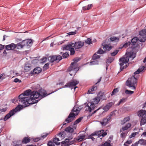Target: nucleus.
<instances>
[{
	"mask_svg": "<svg viewBox=\"0 0 146 146\" xmlns=\"http://www.w3.org/2000/svg\"><path fill=\"white\" fill-rule=\"evenodd\" d=\"M80 109L78 107L74 106L71 112L67 118L65 120V121L69 123L73 121L76 116L77 115L80 111Z\"/></svg>",
	"mask_w": 146,
	"mask_h": 146,
	"instance_id": "6",
	"label": "nucleus"
},
{
	"mask_svg": "<svg viewBox=\"0 0 146 146\" xmlns=\"http://www.w3.org/2000/svg\"><path fill=\"white\" fill-rule=\"evenodd\" d=\"M138 133L137 132H135V133H131V135L129 136V137L130 138H131L133 137H134L137 134H138Z\"/></svg>",
	"mask_w": 146,
	"mask_h": 146,
	"instance_id": "54",
	"label": "nucleus"
},
{
	"mask_svg": "<svg viewBox=\"0 0 146 146\" xmlns=\"http://www.w3.org/2000/svg\"><path fill=\"white\" fill-rule=\"evenodd\" d=\"M73 43L72 42L68 43L66 45H64L62 47L64 50H69L72 47H73Z\"/></svg>",
	"mask_w": 146,
	"mask_h": 146,
	"instance_id": "17",
	"label": "nucleus"
},
{
	"mask_svg": "<svg viewBox=\"0 0 146 146\" xmlns=\"http://www.w3.org/2000/svg\"><path fill=\"white\" fill-rule=\"evenodd\" d=\"M110 40L112 42H116L118 41L119 40V38L117 37L112 36L110 38Z\"/></svg>",
	"mask_w": 146,
	"mask_h": 146,
	"instance_id": "35",
	"label": "nucleus"
},
{
	"mask_svg": "<svg viewBox=\"0 0 146 146\" xmlns=\"http://www.w3.org/2000/svg\"><path fill=\"white\" fill-rule=\"evenodd\" d=\"M48 134V133H45L44 135H42L40 137L34 139L33 141L35 142H37L39 140H41L42 139H43L46 137Z\"/></svg>",
	"mask_w": 146,
	"mask_h": 146,
	"instance_id": "26",
	"label": "nucleus"
},
{
	"mask_svg": "<svg viewBox=\"0 0 146 146\" xmlns=\"http://www.w3.org/2000/svg\"><path fill=\"white\" fill-rule=\"evenodd\" d=\"M119 52L118 50H116L113 52L111 53V55L112 56H113L116 55Z\"/></svg>",
	"mask_w": 146,
	"mask_h": 146,
	"instance_id": "48",
	"label": "nucleus"
},
{
	"mask_svg": "<svg viewBox=\"0 0 146 146\" xmlns=\"http://www.w3.org/2000/svg\"><path fill=\"white\" fill-rule=\"evenodd\" d=\"M79 81L76 79L71 80L69 82L67 83L65 85L66 87H69L71 89L74 88L75 90L77 88L76 85L78 84Z\"/></svg>",
	"mask_w": 146,
	"mask_h": 146,
	"instance_id": "11",
	"label": "nucleus"
},
{
	"mask_svg": "<svg viewBox=\"0 0 146 146\" xmlns=\"http://www.w3.org/2000/svg\"><path fill=\"white\" fill-rule=\"evenodd\" d=\"M105 52L106 51L105 50L104 51L101 48H100L97 52V53L99 54H102Z\"/></svg>",
	"mask_w": 146,
	"mask_h": 146,
	"instance_id": "43",
	"label": "nucleus"
},
{
	"mask_svg": "<svg viewBox=\"0 0 146 146\" xmlns=\"http://www.w3.org/2000/svg\"><path fill=\"white\" fill-rule=\"evenodd\" d=\"M127 99V98H123L121 99L119 102V104H120L121 103L125 102L126 101Z\"/></svg>",
	"mask_w": 146,
	"mask_h": 146,
	"instance_id": "53",
	"label": "nucleus"
},
{
	"mask_svg": "<svg viewBox=\"0 0 146 146\" xmlns=\"http://www.w3.org/2000/svg\"><path fill=\"white\" fill-rule=\"evenodd\" d=\"M138 115L139 117H142L140 121V125L141 126L146 123V111L140 110L138 112Z\"/></svg>",
	"mask_w": 146,
	"mask_h": 146,
	"instance_id": "9",
	"label": "nucleus"
},
{
	"mask_svg": "<svg viewBox=\"0 0 146 146\" xmlns=\"http://www.w3.org/2000/svg\"><path fill=\"white\" fill-rule=\"evenodd\" d=\"M145 68V66H142L139 68L136 71L134 72V74L135 75L139 74L140 72L143 71Z\"/></svg>",
	"mask_w": 146,
	"mask_h": 146,
	"instance_id": "30",
	"label": "nucleus"
},
{
	"mask_svg": "<svg viewBox=\"0 0 146 146\" xmlns=\"http://www.w3.org/2000/svg\"><path fill=\"white\" fill-rule=\"evenodd\" d=\"M15 112L14 110H12L10 111L3 118V120L4 121H7L15 113Z\"/></svg>",
	"mask_w": 146,
	"mask_h": 146,
	"instance_id": "14",
	"label": "nucleus"
},
{
	"mask_svg": "<svg viewBox=\"0 0 146 146\" xmlns=\"http://www.w3.org/2000/svg\"><path fill=\"white\" fill-rule=\"evenodd\" d=\"M105 43L104 42H103L102 44V45L104 46L103 47V48L104 50L110 51L112 48V46L106 44L105 45Z\"/></svg>",
	"mask_w": 146,
	"mask_h": 146,
	"instance_id": "22",
	"label": "nucleus"
},
{
	"mask_svg": "<svg viewBox=\"0 0 146 146\" xmlns=\"http://www.w3.org/2000/svg\"><path fill=\"white\" fill-rule=\"evenodd\" d=\"M136 57V54L133 52L126 53L125 56H124L120 58L119 60V62L120 69L121 71L123 70L124 69L127 68L128 65V62L129 59L131 58L133 60Z\"/></svg>",
	"mask_w": 146,
	"mask_h": 146,
	"instance_id": "2",
	"label": "nucleus"
},
{
	"mask_svg": "<svg viewBox=\"0 0 146 146\" xmlns=\"http://www.w3.org/2000/svg\"><path fill=\"white\" fill-rule=\"evenodd\" d=\"M15 112L14 110H12L10 111L3 118V120L4 121H7L15 113Z\"/></svg>",
	"mask_w": 146,
	"mask_h": 146,
	"instance_id": "15",
	"label": "nucleus"
},
{
	"mask_svg": "<svg viewBox=\"0 0 146 146\" xmlns=\"http://www.w3.org/2000/svg\"><path fill=\"white\" fill-rule=\"evenodd\" d=\"M137 79L134 76L129 78L126 81V84L127 86L131 88L132 90H135L136 89L135 86L137 85Z\"/></svg>",
	"mask_w": 146,
	"mask_h": 146,
	"instance_id": "7",
	"label": "nucleus"
},
{
	"mask_svg": "<svg viewBox=\"0 0 146 146\" xmlns=\"http://www.w3.org/2000/svg\"><path fill=\"white\" fill-rule=\"evenodd\" d=\"M70 139H66L64 141H62L61 142V145L63 144L65 146H68V144L69 143Z\"/></svg>",
	"mask_w": 146,
	"mask_h": 146,
	"instance_id": "33",
	"label": "nucleus"
},
{
	"mask_svg": "<svg viewBox=\"0 0 146 146\" xmlns=\"http://www.w3.org/2000/svg\"><path fill=\"white\" fill-rule=\"evenodd\" d=\"M104 131V130H103L96 131L90 135H88V138L91 139L92 140V141H94L95 139V138L93 137L95 135H98V137H100V134L102 133Z\"/></svg>",
	"mask_w": 146,
	"mask_h": 146,
	"instance_id": "12",
	"label": "nucleus"
},
{
	"mask_svg": "<svg viewBox=\"0 0 146 146\" xmlns=\"http://www.w3.org/2000/svg\"><path fill=\"white\" fill-rule=\"evenodd\" d=\"M52 92L50 93L47 94L46 93V91L42 89H40L38 90V93L40 94V96H41V98H42L48 95L51 94L53 93L54 92Z\"/></svg>",
	"mask_w": 146,
	"mask_h": 146,
	"instance_id": "16",
	"label": "nucleus"
},
{
	"mask_svg": "<svg viewBox=\"0 0 146 146\" xmlns=\"http://www.w3.org/2000/svg\"><path fill=\"white\" fill-rule=\"evenodd\" d=\"M139 36L138 38L135 37L132 39L130 44L133 45L135 44L139 40L141 42H144L146 40V29H143L139 32Z\"/></svg>",
	"mask_w": 146,
	"mask_h": 146,
	"instance_id": "5",
	"label": "nucleus"
},
{
	"mask_svg": "<svg viewBox=\"0 0 146 146\" xmlns=\"http://www.w3.org/2000/svg\"><path fill=\"white\" fill-rule=\"evenodd\" d=\"M115 115V114L114 111L111 112L109 115L107 116L108 118L110 117V119H111V117Z\"/></svg>",
	"mask_w": 146,
	"mask_h": 146,
	"instance_id": "52",
	"label": "nucleus"
},
{
	"mask_svg": "<svg viewBox=\"0 0 146 146\" xmlns=\"http://www.w3.org/2000/svg\"><path fill=\"white\" fill-rule=\"evenodd\" d=\"M97 89V87L93 86L91 88H90L88 92V94H92L95 93V91Z\"/></svg>",
	"mask_w": 146,
	"mask_h": 146,
	"instance_id": "21",
	"label": "nucleus"
},
{
	"mask_svg": "<svg viewBox=\"0 0 146 146\" xmlns=\"http://www.w3.org/2000/svg\"><path fill=\"white\" fill-rule=\"evenodd\" d=\"M42 63H44L47 60V58L46 57H44L42 58L41 59Z\"/></svg>",
	"mask_w": 146,
	"mask_h": 146,
	"instance_id": "60",
	"label": "nucleus"
},
{
	"mask_svg": "<svg viewBox=\"0 0 146 146\" xmlns=\"http://www.w3.org/2000/svg\"><path fill=\"white\" fill-rule=\"evenodd\" d=\"M56 62H58L62 59V57L59 55H56Z\"/></svg>",
	"mask_w": 146,
	"mask_h": 146,
	"instance_id": "36",
	"label": "nucleus"
},
{
	"mask_svg": "<svg viewBox=\"0 0 146 146\" xmlns=\"http://www.w3.org/2000/svg\"><path fill=\"white\" fill-rule=\"evenodd\" d=\"M75 141L74 140H71L70 139L69 143L68 144V146L74 143Z\"/></svg>",
	"mask_w": 146,
	"mask_h": 146,
	"instance_id": "56",
	"label": "nucleus"
},
{
	"mask_svg": "<svg viewBox=\"0 0 146 146\" xmlns=\"http://www.w3.org/2000/svg\"><path fill=\"white\" fill-rule=\"evenodd\" d=\"M112 106V103H109L103 107V109L105 111H107Z\"/></svg>",
	"mask_w": 146,
	"mask_h": 146,
	"instance_id": "24",
	"label": "nucleus"
},
{
	"mask_svg": "<svg viewBox=\"0 0 146 146\" xmlns=\"http://www.w3.org/2000/svg\"><path fill=\"white\" fill-rule=\"evenodd\" d=\"M92 4L88 5L87 6H84L82 7V9L83 10H88L90 9Z\"/></svg>",
	"mask_w": 146,
	"mask_h": 146,
	"instance_id": "42",
	"label": "nucleus"
},
{
	"mask_svg": "<svg viewBox=\"0 0 146 146\" xmlns=\"http://www.w3.org/2000/svg\"><path fill=\"white\" fill-rule=\"evenodd\" d=\"M49 64V63H47L45 64L43 66V69L44 70H46L48 68V66Z\"/></svg>",
	"mask_w": 146,
	"mask_h": 146,
	"instance_id": "51",
	"label": "nucleus"
},
{
	"mask_svg": "<svg viewBox=\"0 0 146 146\" xmlns=\"http://www.w3.org/2000/svg\"><path fill=\"white\" fill-rule=\"evenodd\" d=\"M126 136V134L125 133H121V137L123 139H124Z\"/></svg>",
	"mask_w": 146,
	"mask_h": 146,
	"instance_id": "59",
	"label": "nucleus"
},
{
	"mask_svg": "<svg viewBox=\"0 0 146 146\" xmlns=\"http://www.w3.org/2000/svg\"><path fill=\"white\" fill-rule=\"evenodd\" d=\"M83 117H81L77 119L74 122V125H75L77 124L78 123H79L83 119Z\"/></svg>",
	"mask_w": 146,
	"mask_h": 146,
	"instance_id": "38",
	"label": "nucleus"
},
{
	"mask_svg": "<svg viewBox=\"0 0 146 146\" xmlns=\"http://www.w3.org/2000/svg\"><path fill=\"white\" fill-rule=\"evenodd\" d=\"M85 42L88 44H90L92 43V42L90 38H88L87 40L85 41Z\"/></svg>",
	"mask_w": 146,
	"mask_h": 146,
	"instance_id": "55",
	"label": "nucleus"
},
{
	"mask_svg": "<svg viewBox=\"0 0 146 146\" xmlns=\"http://www.w3.org/2000/svg\"><path fill=\"white\" fill-rule=\"evenodd\" d=\"M69 50L70 51V55H74L75 53V51L74 48L72 47Z\"/></svg>",
	"mask_w": 146,
	"mask_h": 146,
	"instance_id": "50",
	"label": "nucleus"
},
{
	"mask_svg": "<svg viewBox=\"0 0 146 146\" xmlns=\"http://www.w3.org/2000/svg\"><path fill=\"white\" fill-rule=\"evenodd\" d=\"M50 59H49L50 62H53L54 61H56V56L53 55L50 56L49 57Z\"/></svg>",
	"mask_w": 146,
	"mask_h": 146,
	"instance_id": "37",
	"label": "nucleus"
},
{
	"mask_svg": "<svg viewBox=\"0 0 146 146\" xmlns=\"http://www.w3.org/2000/svg\"><path fill=\"white\" fill-rule=\"evenodd\" d=\"M131 42H128L125 43L123 45V46L125 47H126L128 46H129Z\"/></svg>",
	"mask_w": 146,
	"mask_h": 146,
	"instance_id": "61",
	"label": "nucleus"
},
{
	"mask_svg": "<svg viewBox=\"0 0 146 146\" xmlns=\"http://www.w3.org/2000/svg\"><path fill=\"white\" fill-rule=\"evenodd\" d=\"M114 60V58L112 57H108L106 61V63L107 64H109L112 62Z\"/></svg>",
	"mask_w": 146,
	"mask_h": 146,
	"instance_id": "32",
	"label": "nucleus"
},
{
	"mask_svg": "<svg viewBox=\"0 0 146 146\" xmlns=\"http://www.w3.org/2000/svg\"><path fill=\"white\" fill-rule=\"evenodd\" d=\"M7 110V108H3L1 109H0V112H5Z\"/></svg>",
	"mask_w": 146,
	"mask_h": 146,
	"instance_id": "63",
	"label": "nucleus"
},
{
	"mask_svg": "<svg viewBox=\"0 0 146 146\" xmlns=\"http://www.w3.org/2000/svg\"><path fill=\"white\" fill-rule=\"evenodd\" d=\"M76 129V127H74L73 128H72L70 126H69L66 127L64 131L67 133H71L74 132V130Z\"/></svg>",
	"mask_w": 146,
	"mask_h": 146,
	"instance_id": "20",
	"label": "nucleus"
},
{
	"mask_svg": "<svg viewBox=\"0 0 146 146\" xmlns=\"http://www.w3.org/2000/svg\"><path fill=\"white\" fill-rule=\"evenodd\" d=\"M22 105H18L17 107L15 109H13V110H14V111H15V113L18 111H20L22 109L23 107H25L23 104Z\"/></svg>",
	"mask_w": 146,
	"mask_h": 146,
	"instance_id": "29",
	"label": "nucleus"
},
{
	"mask_svg": "<svg viewBox=\"0 0 146 146\" xmlns=\"http://www.w3.org/2000/svg\"><path fill=\"white\" fill-rule=\"evenodd\" d=\"M98 64V60H95L92 62H90V65H94Z\"/></svg>",
	"mask_w": 146,
	"mask_h": 146,
	"instance_id": "46",
	"label": "nucleus"
},
{
	"mask_svg": "<svg viewBox=\"0 0 146 146\" xmlns=\"http://www.w3.org/2000/svg\"><path fill=\"white\" fill-rule=\"evenodd\" d=\"M32 41L31 39H28L23 40L17 44V49H22L24 46L27 47H30L32 44Z\"/></svg>",
	"mask_w": 146,
	"mask_h": 146,
	"instance_id": "8",
	"label": "nucleus"
},
{
	"mask_svg": "<svg viewBox=\"0 0 146 146\" xmlns=\"http://www.w3.org/2000/svg\"><path fill=\"white\" fill-rule=\"evenodd\" d=\"M40 70V67H37L35 68L33 70L31 71V74H38L40 72V71L38 72L37 71V70Z\"/></svg>",
	"mask_w": 146,
	"mask_h": 146,
	"instance_id": "31",
	"label": "nucleus"
},
{
	"mask_svg": "<svg viewBox=\"0 0 146 146\" xmlns=\"http://www.w3.org/2000/svg\"><path fill=\"white\" fill-rule=\"evenodd\" d=\"M16 48L17 49V44L13 43H12L5 46V48L7 50H13Z\"/></svg>",
	"mask_w": 146,
	"mask_h": 146,
	"instance_id": "13",
	"label": "nucleus"
},
{
	"mask_svg": "<svg viewBox=\"0 0 146 146\" xmlns=\"http://www.w3.org/2000/svg\"><path fill=\"white\" fill-rule=\"evenodd\" d=\"M118 88H115L114 89L113 91H112L111 94V95L113 96L115 94H116L118 92Z\"/></svg>",
	"mask_w": 146,
	"mask_h": 146,
	"instance_id": "45",
	"label": "nucleus"
},
{
	"mask_svg": "<svg viewBox=\"0 0 146 146\" xmlns=\"http://www.w3.org/2000/svg\"><path fill=\"white\" fill-rule=\"evenodd\" d=\"M125 92L126 94L131 95L133 94L134 92L131 90H126L125 91Z\"/></svg>",
	"mask_w": 146,
	"mask_h": 146,
	"instance_id": "47",
	"label": "nucleus"
},
{
	"mask_svg": "<svg viewBox=\"0 0 146 146\" xmlns=\"http://www.w3.org/2000/svg\"><path fill=\"white\" fill-rule=\"evenodd\" d=\"M31 97V102H34V104L37 102L39 100L42 99L41 96L37 91H33Z\"/></svg>",
	"mask_w": 146,
	"mask_h": 146,
	"instance_id": "10",
	"label": "nucleus"
},
{
	"mask_svg": "<svg viewBox=\"0 0 146 146\" xmlns=\"http://www.w3.org/2000/svg\"><path fill=\"white\" fill-rule=\"evenodd\" d=\"M69 56V54L68 52H66L65 53H64L62 54V57L63 58H65L68 57Z\"/></svg>",
	"mask_w": 146,
	"mask_h": 146,
	"instance_id": "41",
	"label": "nucleus"
},
{
	"mask_svg": "<svg viewBox=\"0 0 146 146\" xmlns=\"http://www.w3.org/2000/svg\"><path fill=\"white\" fill-rule=\"evenodd\" d=\"M13 146H22V143L21 140L15 141L13 142Z\"/></svg>",
	"mask_w": 146,
	"mask_h": 146,
	"instance_id": "23",
	"label": "nucleus"
},
{
	"mask_svg": "<svg viewBox=\"0 0 146 146\" xmlns=\"http://www.w3.org/2000/svg\"><path fill=\"white\" fill-rule=\"evenodd\" d=\"M53 142L49 141L48 143V146H55Z\"/></svg>",
	"mask_w": 146,
	"mask_h": 146,
	"instance_id": "58",
	"label": "nucleus"
},
{
	"mask_svg": "<svg viewBox=\"0 0 146 146\" xmlns=\"http://www.w3.org/2000/svg\"><path fill=\"white\" fill-rule=\"evenodd\" d=\"M106 99L105 96L103 93H99L97 96L93 99L92 102H88L86 106V107L88 108L87 109H86V110L91 112L94 110L95 107V104H98L100 101H102Z\"/></svg>",
	"mask_w": 146,
	"mask_h": 146,
	"instance_id": "3",
	"label": "nucleus"
},
{
	"mask_svg": "<svg viewBox=\"0 0 146 146\" xmlns=\"http://www.w3.org/2000/svg\"><path fill=\"white\" fill-rule=\"evenodd\" d=\"M107 133L106 132H104H104L102 133L101 134H100V137L101 136H102L103 137H105L107 135Z\"/></svg>",
	"mask_w": 146,
	"mask_h": 146,
	"instance_id": "62",
	"label": "nucleus"
},
{
	"mask_svg": "<svg viewBox=\"0 0 146 146\" xmlns=\"http://www.w3.org/2000/svg\"><path fill=\"white\" fill-rule=\"evenodd\" d=\"M132 142V141L131 140L127 141L123 144L124 146H128L129 144H130Z\"/></svg>",
	"mask_w": 146,
	"mask_h": 146,
	"instance_id": "44",
	"label": "nucleus"
},
{
	"mask_svg": "<svg viewBox=\"0 0 146 146\" xmlns=\"http://www.w3.org/2000/svg\"><path fill=\"white\" fill-rule=\"evenodd\" d=\"M32 92L30 90H26L23 93L20 94L18 98L12 100V102L15 104L18 98L19 102L23 104L24 107L29 106L30 105L34 104V102H31V95Z\"/></svg>",
	"mask_w": 146,
	"mask_h": 146,
	"instance_id": "1",
	"label": "nucleus"
},
{
	"mask_svg": "<svg viewBox=\"0 0 146 146\" xmlns=\"http://www.w3.org/2000/svg\"><path fill=\"white\" fill-rule=\"evenodd\" d=\"M110 117L108 118L107 117L106 118H104L102 120L100 121V123L102 126H105L108 123V122L110 119Z\"/></svg>",
	"mask_w": 146,
	"mask_h": 146,
	"instance_id": "19",
	"label": "nucleus"
},
{
	"mask_svg": "<svg viewBox=\"0 0 146 146\" xmlns=\"http://www.w3.org/2000/svg\"><path fill=\"white\" fill-rule=\"evenodd\" d=\"M77 31H75L74 32H69L68 34L69 35H74L76 33Z\"/></svg>",
	"mask_w": 146,
	"mask_h": 146,
	"instance_id": "57",
	"label": "nucleus"
},
{
	"mask_svg": "<svg viewBox=\"0 0 146 146\" xmlns=\"http://www.w3.org/2000/svg\"><path fill=\"white\" fill-rule=\"evenodd\" d=\"M21 81L19 79L16 78H15L14 80V82H19V83L21 82Z\"/></svg>",
	"mask_w": 146,
	"mask_h": 146,
	"instance_id": "64",
	"label": "nucleus"
},
{
	"mask_svg": "<svg viewBox=\"0 0 146 146\" xmlns=\"http://www.w3.org/2000/svg\"><path fill=\"white\" fill-rule=\"evenodd\" d=\"M85 135H80L78 137V140L81 141L82 140L85 138Z\"/></svg>",
	"mask_w": 146,
	"mask_h": 146,
	"instance_id": "40",
	"label": "nucleus"
},
{
	"mask_svg": "<svg viewBox=\"0 0 146 146\" xmlns=\"http://www.w3.org/2000/svg\"><path fill=\"white\" fill-rule=\"evenodd\" d=\"M31 65L28 63H25L24 66V70L26 72L29 71L31 69Z\"/></svg>",
	"mask_w": 146,
	"mask_h": 146,
	"instance_id": "25",
	"label": "nucleus"
},
{
	"mask_svg": "<svg viewBox=\"0 0 146 146\" xmlns=\"http://www.w3.org/2000/svg\"><path fill=\"white\" fill-rule=\"evenodd\" d=\"M80 58H76L74 59V62L71 63L70 66L68 69V71L69 72V74L71 76H74L78 70V65L77 62L80 61Z\"/></svg>",
	"mask_w": 146,
	"mask_h": 146,
	"instance_id": "4",
	"label": "nucleus"
},
{
	"mask_svg": "<svg viewBox=\"0 0 146 146\" xmlns=\"http://www.w3.org/2000/svg\"><path fill=\"white\" fill-rule=\"evenodd\" d=\"M30 138L26 137L23 139L22 142L23 144H26L30 142Z\"/></svg>",
	"mask_w": 146,
	"mask_h": 146,
	"instance_id": "27",
	"label": "nucleus"
},
{
	"mask_svg": "<svg viewBox=\"0 0 146 146\" xmlns=\"http://www.w3.org/2000/svg\"><path fill=\"white\" fill-rule=\"evenodd\" d=\"M130 120V118L129 117H127L125 118L122 121L123 122V124H124L126 122L129 121Z\"/></svg>",
	"mask_w": 146,
	"mask_h": 146,
	"instance_id": "49",
	"label": "nucleus"
},
{
	"mask_svg": "<svg viewBox=\"0 0 146 146\" xmlns=\"http://www.w3.org/2000/svg\"><path fill=\"white\" fill-rule=\"evenodd\" d=\"M59 141L60 140L59 139L55 137L54 139L53 140V142L56 145H58L60 144V143L59 142Z\"/></svg>",
	"mask_w": 146,
	"mask_h": 146,
	"instance_id": "34",
	"label": "nucleus"
},
{
	"mask_svg": "<svg viewBox=\"0 0 146 146\" xmlns=\"http://www.w3.org/2000/svg\"><path fill=\"white\" fill-rule=\"evenodd\" d=\"M84 45V43L81 41L76 42L74 44L73 43V47L76 49H79L82 47Z\"/></svg>",
	"mask_w": 146,
	"mask_h": 146,
	"instance_id": "18",
	"label": "nucleus"
},
{
	"mask_svg": "<svg viewBox=\"0 0 146 146\" xmlns=\"http://www.w3.org/2000/svg\"><path fill=\"white\" fill-rule=\"evenodd\" d=\"M100 57V56L96 54H94L92 57V59L93 60H96L99 58Z\"/></svg>",
	"mask_w": 146,
	"mask_h": 146,
	"instance_id": "39",
	"label": "nucleus"
},
{
	"mask_svg": "<svg viewBox=\"0 0 146 146\" xmlns=\"http://www.w3.org/2000/svg\"><path fill=\"white\" fill-rule=\"evenodd\" d=\"M138 143V144H139L141 145H146V140L143 139H141L137 141Z\"/></svg>",
	"mask_w": 146,
	"mask_h": 146,
	"instance_id": "28",
	"label": "nucleus"
}]
</instances>
